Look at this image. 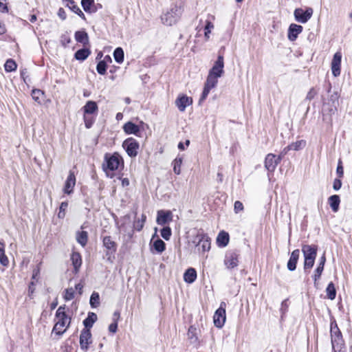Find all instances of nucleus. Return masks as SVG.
<instances>
[{"instance_id":"1","label":"nucleus","mask_w":352,"mask_h":352,"mask_svg":"<svg viewBox=\"0 0 352 352\" xmlns=\"http://www.w3.org/2000/svg\"><path fill=\"white\" fill-rule=\"evenodd\" d=\"M65 309V306H60L56 312V323L53 331L58 335H62L69 327L71 322V318L67 316Z\"/></svg>"},{"instance_id":"2","label":"nucleus","mask_w":352,"mask_h":352,"mask_svg":"<svg viewBox=\"0 0 352 352\" xmlns=\"http://www.w3.org/2000/svg\"><path fill=\"white\" fill-rule=\"evenodd\" d=\"M183 9L180 6L172 5L168 10L161 16V21L164 25H173L180 19Z\"/></svg>"},{"instance_id":"3","label":"nucleus","mask_w":352,"mask_h":352,"mask_svg":"<svg viewBox=\"0 0 352 352\" xmlns=\"http://www.w3.org/2000/svg\"><path fill=\"white\" fill-rule=\"evenodd\" d=\"M302 252L305 257V270L311 269L314 266L317 255V248L314 245H305L302 248Z\"/></svg>"},{"instance_id":"4","label":"nucleus","mask_w":352,"mask_h":352,"mask_svg":"<svg viewBox=\"0 0 352 352\" xmlns=\"http://www.w3.org/2000/svg\"><path fill=\"white\" fill-rule=\"evenodd\" d=\"M105 161L106 163L103 164V170L108 176H109V171L118 170L120 165L122 164V157L116 153L110 156L106 155Z\"/></svg>"},{"instance_id":"5","label":"nucleus","mask_w":352,"mask_h":352,"mask_svg":"<svg viewBox=\"0 0 352 352\" xmlns=\"http://www.w3.org/2000/svg\"><path fill=\"white\" fill-rule=\"evenodd\" d=\"M219 78L212 74H208L207 76L206 81L204 84V90L201 98L199 100V103L201 104L203 101L206 100L208 95L209 94L210 90L215 87L217 85Z\"/></svg>"},{"instance_id":"6","label":"nucleus","mask_w":352,"mask_h":352,"mask_svg":"<svg viewBox=\"0 0 352 352\" xmlns=\"http://www.w3.org/2000/svg\"><path fill=\"white\" fill-rule=\"evenodd\" d=\"M122 146L130 157H135L138 155L140 145L134 138L126 139L122 143Z\"/></svg>"},{"instance_id":"7","label":"nucleus","mask_w":352,"mask_h":352,"mask_svg":"<svg viewBox=\"0 0 352 352\" xmlns=\"http://www.w3.org/2000/svg\"><path fill=\"white\" fill-rule=\"evenodd\" d=\"M103 246L106 249L105 254L108 260H111L117 250V243L113 240L111 236H107L102 239Z\"/></svg>"},{"instance_id":"8","label":"nucleus","mask_w":352,"mask_h":352,"mask_svg":"<svg viewBox=\"0 0 352 352\" xmlns=\"http://www.w3.org/2000/svg\"><path fill=\"white\" fill-rule=\"evenodd\" d=\"M226 303L222 302L220 307L215 311L213 316L214 324L217 328H221L226 322Z\"/></svg>"},{"instance_id":"9","label":"nucleus","mask_w":352,"mask_h":352,"mask_svg":"<svg viewBox=\"0 0 352 352\" xmlns=\"http://www.w3.org/2000/svg\"><path fill=\"white\" fill-rule=\"evenodd\" d=\"M313 9L311 8H307L306 10H303L302 8H296L294 10L295 19L300 23H305L313 14Z\"/></svg>"},{"instance_id":"10","label":"nucleus","mask_w":352,"mask_h":352,"mask_svg":"<svg viewBox=\"0 0 352 352\" xmlns=\"http://www.w3.org/2000/svg\"><path fill=\"white\" fill-rule=\"evenodd\" d=\"M223 68V56L222 55H219L217 60L214 62V65L210 69L208 74H212V76L220 78L224 73Z\"/></svg>"},{"instance_id":"11","label":"nucleus","mask_w":352,"mask_h":352,"mask_svg":"<svg viewBox=\"0 0 352 352\" xmlns=\"http://www.w3.org/2000/svg\"><path fill=\"white\" fill-rule=\"evenodd\" d=\"M281 161V156L276 157L274 154L269 153L265 160V167L270 172H274L277 165Z\"/></svg>"},{"instance_id":"12","label":"nucleus","mask_w":352,"mask_h":352,"mask_svg":"<svg viewBox=\"0 0 352 352\" xmlns=\"http://www.w3.org/2000/svg\"><path fill=\"white\" fill-rule=\"evenodd\" d=\"M196 239L198 241L197 246L199 251L205 252L210 250L211 240L206 234H199L197 235Z\"/></svg>"},{"instance_id":"13","label":"nucleus","mask_w":352,"mask_h":352,"mask_svg":"<svg viewBox=\"0 0 352 352\" xmlns=\"http://www.w3.org/2000/svg\"><path fill=\"white\" fill-rule=\"evenodd\" d=\"M173 213L170 210H160L157 212L156 222L158 225L164 226L173 221Z\"/></svg>"},{"instance_id":"14","label":"nucleus","mask_w":352,"mask_h":352,"mask_svg":"<svg viewBox=\"0 0 352 352\" xmlns=\"http://www.w3.org/2000/svg\"><path fill=\"white\" fill-rule=\"evenodd\" d=\"M331 338L332 346L334 348L335 345L342 344V333L338 329L336 322H331Z\"/></svg>"},{"instance_id":"15","label":"nucleus","mask_w":352,"mask_h":352,"mask_svg":"<svg viewBox=\"0 0 352 352\" xmlns=\"http://www.w3.org/2000/svg\"><path fill=\"white\" fill-rule=\"evenodd\" d=\"M91 343V333L89 329H83L80 336V345L81 349L87 351L89 344Z\"/></svg>"},{"instance_id":"16","label":"nucleus","mask_w":352,"mask_h":352,"mask_svg":"<svg viewBox=\"0 0 352 352\" xmlns=\"http://www.w3.org/2000/svg\"><path fill=\"white\" fill-rule=\"evenodd\" d=\"M341 59L342 54L340 52H337L334 54L331 64L332 74L335 77L340 74Z\"/></svg>"},{"instance_id":"17","label":"nucleus","mask_w":352,"mask_h":352,"mask_svg":"<svg viewBox=\"0 0 352 352\" xmlns=\"http://www.w3.org/2000/svg\"><path fill=\"white\" fill-rule=\"evenodd\" d=\"M192 103V99L186 95H180L175 100V104L178 109L183 112L186 108Z\"/></svg>"},{"instance_id":"18","label":"nucleus","mask_w":352,"mask_h":352,"mask_svg":"<svg viewBox=\"0 0 352 352\" xmlns=\"http://www.w3.org/2000/svg\"><path fill=\"white\" fill-rule=\"evenodd\" d=\"M238 254L234 252H228L226 254L224 263L227 268L232 269L238 265Z\"/></svg>"},{"instance_id":"19","label":"nucleus","mask_w":352,"mask_h":352,"mask_svg":"<svg viewBox=\"0 0 352 352\" xmlns=\"http://www.w3.org/2000/svg\"><path fill=\"white\" fill-rule=\"evenodd\" d=\"M76 185V177L74 173L69 172V175L65 181L63 191L65 194L70 195L73 192V188Z\"/></svg>"},{"instance_id":"20","label":"nucleus","mask_w":352,"mask_h":352,"mask_svg":"<svg viewBox=\"0 0 352 352\" xmlns=\"http://www.w3.org/2000/svg\"><path fill=\"white\" fill-rule=\"evenodd\" d=\"M302 27L300 25L292 23L289 25L288 30V38L291 41H295L298 35L302 32Z\"/></svg>"},{"instance_id":"21","label":"nucleus","mask_w":352,"mask_h":352,"mask_svg":"<svg viewBox=\"0 0 352 352\" xmlns=\"http://www.w3.org/2000/svg\"><path fill=\"white\" fill-rule=\"evenodd\" d=\"M84 115H92L96 113L98 110V104L96 102L89 100L87 102L85 105L82 107Z\"/></svg>"},{"instance_id":"22","label":"nucleus","mask_w":352,"mask_h":352,"mask_svg":"<svg viewBox=\"0 0 352 352\" xmlns=\"http://www.w3.org/2000/svg\"><path fill=\"white\" fill-rule=\"evenodd\" d=\"M123 130L126 134H133L137 136H139V133L140 131L139 126L132 122L125 123L123 126Z\"/></svg>"},{"instance_id":"23","label":"nucleus","mask_w":352,"mask_h":352,"mask_svg":"<svg viewBox=\"0 0 352 352\" xmlns=\"http://www.w3.org/2000/svg\"><path fill=\"white\" fill-rule=\"evenodd\" d=\"M81 5L84 10L89 14L97 12V6L95 4L94 0H82Z\"/></svg>"},{"instance_id":"24","label":"nucleus","mask_w":352,"mask_h":352,"mask_svg":"<svg viewBox=\"0 0 352 352\" xmlns=\"http://www.w3.org/2000/svg\"><path fill=\"white\" fill-rule=\"evenodd\" d=\"M300 255L299 250H294L287 263V268L290 271H294L296 268V263Z\"/></svg>"},{"instance_id":"25","label":"nucleus","mask_w":352,"mask_h":352,"mask_svg":"<svg viewBox=\"0 0 352 352\" xmlns=\"http://www.w3.org/2000/svg\"><path fill=\"white\" fill-rule=\"evenodd\" d=\"M65 6L71 10L78 14L82 19H85L84 13L81 11L80 8L75 3L74 0H65Z\"/></svg>"},{"instance_id":"26","label":"nucleus","mask_w":352,"mask_h":352,"mask_svg":"<svg viewBox=\"0 0 352 352\" xmlns=\"http://www.w3.org/2000/svg\"><path fill=\"white\" fill-rule=\"evenodd\" d=\"M197 278V272L194 268H188L184 274V281L192 283Z\"/></svg>"},{"instance_id":"27","label":"nucleus","mask_w":352,"mask_h":352,"mask_svg":"<svg viewBox=\"0 0 352 352\" xmlns=\"http://www.w3.org/2000/svg\"><path fill=\"white\" fill-rule=\"evenodd\" d=\"M75 39L77 42L82 43L83 45L89 44V36L85 31H77L75 33Z\"/></svg>"},{"instance_id":"28","label":"nucleus","mask_w":352,"mask_h":352,"mask_svg":"<svg viewBox=\"0 0 352 352\" xmlns=\"http://www.w3.org/2000/svg\"><path fill=\"white\" fill-rule=\"evenodd\" d=\"M97 315L94 312H89L88 314V316L83 320V324L85 326V329H90L94 322L97 320Z\"/></svg>"},{"instance_id":"29","label":"nucleus","mask_w":352,"mask_h":352,"mask_svg":"<svg viewBox=\"0 0 352 352\" xmlns=\"http://www.w3.org/2000/svg\"><path fill=\"white\" fill-rule=\"evenodd\" d=\"M71 260L74 270L77 272L82 265L81 256L78 252H73L71 255Z\"/></svg>"},{"instance_id":"30","label":"nucleus","mask_w":352,"mask_h":352,"mask_svg":"<svg viewBox=\"0 0 352 352\" xmlns=\"http://www.w3.org/2000/svg\"><path fill=\"white\" fill-rule=\"evenodd\" d=\"M76 241L82 247H85L88 241V233L86 231H78L76 234Z\"/></svg>"},{"instance_id":"31","label":"nucleus","mask_w":352,"mask_h":352,"mask_svg":"<svg viewBox=\"0 0 352 352\" xmlns=\"http://www.w3.org/2000/svg\"><path fill=\"white\" fill-rule=\"evenodd\" d=\"M0 263L3 266H8L9 264V260L5 254V243L0 241Z\"/></svg>"},{"instance_id":"32","label":"nucleus","mask_w":352,"mask_h":352,"mask_svg":"<svg viewBox=\"0 0 352 352\" xmlns=\"http://www.w3.org/2000/svg\"><path fill=\"white\" fill-rule=\"evenodd\" d=\"M90 54H91V51L89 49L83 48V49L78 50L75 53L74 56H75L76 59H77L78 60H84L89 56Z\"/></svg>"},{"instance_id":"33","label":"nucleus","mask_w":352,"mask_h":352,"mask_svg":"<svg viewBox=\"0 0 352 352\" xmlns=\"http://www.w3.org/2000/svg\"><path fill=\"white\" fill-rule=\"evenodd\" d=\"M152 247L159 254L163 252L166 249L165 243L160 239H157L153 242Z\"/></svg>"},{"instance_id":"34","label":"nucleus","mask_w":352,"mask_h":352,"mask_svg":"<svg viewBox=\"0 0 352 352\" xmlns=\"http://www.w3.org/2000/svg\"><path fill=\"white\" fill-rule=\"evenodd\" d=\"M340 199L338 195H332L329 198V203L334 212H337L339 208Z\"/></svg>"},{"instance_id":"35","label":"nucleus","mask_w":352,"mask_h":352,"mask_svg":"<svg viewBox=\"0 0 352 352\" xmlns=\"http://www.w3.org/2000/svg\"><path fill=\"white\" fill-rule=\"evenodd\" d=\"M229 241V235L225 232H221L217 239V242L219 245L226 246Z\"/></svg>"},{"instance_id":"36","label":"nucleus","mask_w":352,"mask_h":352,"mask_svg":"<svg viewBox=\"0 0 352 352\" xmlns=\"http://www.w3.org/2000/svg\"><path fill=\"white\" fill-rule=\"evenodd\" d=\"M306 146V141L301 140L293 142L288 145V148H292L294 151H299L302 149Z\"/></svg>"},{"instance_id":"37","label":"nucleus","mask_w":352,"mask_h":352,"mask_svg":"<svg viewBox=\"0 0 352 352\" xmlns=\"http://www.w3.org/2000/svg\"><path fill=\"white\" fill-rule=\"evenodd\" d=\"M90 305L92 308H96L100 305V296L98 292H94L90 297Z\"/></svg>"},{"instance_id":"38","label":"nucleus","mask_w":352,"mask_h":352,"mask_svg":"<svg viewBox=\"0 0 352 352\" xmlns=\"http://www.w3.org/2000/svg\"><path fill=\"white\" fill-rule=\"evenodd\" d=\"M115 60L118 63H122L124 60V51L121 47H117L113 52Z\"/></svg>"},{"instance_id":"39","label":"nucleus","mask_w":352,"mask_h":352,"mask_svg":"<svg viewBox=\"0 0 352 352\" xmlns=\"http://www.w3.org/2000/svg\"><path fill=\"white\" fill-rule=\"evenodd\" d=\"M326 292H327V297L329 299L333 300L336 298V291L334 284L333 283H329V285L326 289Z\"/></svg>"},{"instance_id":"40","label":"nucleus","mask_w":352,"mask_h":352,"mask_svg":"<svg viewBox=\"0 0 352 352\" xmlns=\"http://www.w3.org/2000/svg\"><path fill=\"white\" fill-rule=\"evenodd\" d=\"M68 207V202L67 201H63L59 207L58 212L57 214V216L59 219H64L66 214V210Z\"/></svg>"},{"instance_id":"41","label":"nucleus","mask_w":352,"mask_h":352,"mask_svg":"<svg viewBox=\"0 0 352 352\" xmlns=\"http://www.w3.org/2000/svg\"><path fill=\"white\" fill-rule=\"evenodd\" d=\"M44 93L40 89H34L32 91V97L38 103H41Z\"/></svg>"},{"instance_id":"42","label":"nucleus","mask_w":352,"mask_h":352,"mask_svg":"<svg viewBox=\"0 0 352 352\" xmlns=\"http://www.w3.org/2000/svg\"><path fill=\"white\" fill-rule=\"evenodd\" d=\"M182 164V159L181 157H177L173 162V171L175 174H177V175L180 174Z\"/></svg>"},{"instance_id":"43","label":"nucleus","mask_w":352,"mask_h":352,"mask_svg":"<svg viewBox=\"0 0 352 352\" xmlns=\"http://www.w3.org/2000/svg\"><path fill=\"white\" fill-rule=\"evenodd\" d=\"M16 63L12 59H8L4 65L5 70L7 72H11L16 70Z\"/></svg>"},{"instance_id":"44","label":"nucleus","mask_w":352,"mask_h":352,"mask_svg":"<svg viewBox=\"0 0 352 352\" xmlns=\"http://www.w3.org/2000/svg\"><path fill=\"white\" fill-rule=\"evenodd\" d=\"M146 219V215L143 214H142L141 219H138L135 221L134 228L136 230L140 231L143 228Z\"/></svg>"},{"instance_id":"45","label":"nucleus","mask_w":352,"mask_h":352,"mask_svg":"<svg viewBox=\"0 0 352 352\" xmlns=\"http://www.w3.org/2000/svg\"><path fill=\"white\" fill-rule=\"evenodd\" d=\"M214 28V25L213 23L210 21H206V26H205V33H204V36H205V38L206 41H208L210 38V33L211 32V30Z\"/></svg>"},{"instance_id":"46","label":"nucleus","mask_w":352,"mask_h":352,"mask_svg":"<svg viewBox=\"0 0 352 352\" xmlns=\"http://www.w3.org/2000/svg\"><path fill=\"white\" fill-rule=\"evenodd\" d=\"M96 70H97L98 73L101 75H104L106 74L107 64L104 60H100L97 64Z\"/></svg>"},{"instance_id":"47","label":"nucleus","mask_w":352,"mask_h":352,"mask_svg":"<svg viewBox=\"0 0 352 352\" xmlns=\"http://www.w3.org/2000/svg\"><path fill=\"white\" fill-rule=\"evenodd\" d=\"M63 298L66 301L71 300L74 298V289L72 287L65 290Z\"/></svg>"},{"instance_id":"48","label":"nucleus","mask_w":352,"mask_h":352,"mask_svg":"<svg viewBox=\"0 0 352 352\" xmlns=\"http://www.w3.org/2000/svg\"><path fill=\"white\" fill-rule=\"evenodd\" d=\"M171 234V229L169 227H164L161 230V236L166 241L170 239Z\"/></svg>"},{"instance_id":"49","label":"nucleus","mask_w":352,"mask_h":352,"mask_svg":"<svg viewBox=\"0 0 352 352\" xmlns=\"http://www.w3.org/2000/svg\"><path fill=\"white\" fill-rule=\"evenodd\" d=\"M83 118L86 128H91L94 122V118L89 115H84Z\"/></svg>"},{"instance_id":"50","label":"nucleus","mask_w":352,"mask_h":352,"mask_svg":"<svg viewBox=\"0 0 352 352\" xmlns=\"http://www.w3.org/2000/svg\"><path fill=\"white\" fill-rule=\"evenodd\" d=\"M323 270L324 267L318 265L314 272V279L315 282L320 278Z\"/></svg>"},{"instance_id":"51","label":"nucleus","mask_w":352,"mask_h":352,"mask_svg":"<svg viewBox=\"0 0 352 352\" xmlns=\"http://www.w3.org/2000/svg\"><path fill=\"white\" fill-rule=\"evenodd\" d=\"M234 210L235 213H239L243 210V205L240 201H236L234 204Z\"/></svg>"},{"instance_id":"52","label":"nucleus","mask_w":352,"mask_h":352,"mask_svg":"<svg viewBox=\"0 0 352 352\" xmlns=\"http://www.w3.org/2000/svg\"><path fill=\"white\" fill-rule=\"evenodd\" d=\"M318 91L314 89L311 88L309 92L307 93V95L306 96V99L308 100H311L317 95Z\"/></svg>"},{"instance_id":"53","label":"nucleus","mask_w":352,"mask_h":352,"mask_svg":"<svg viewBox=\"0 0 352 352\" xmlns=\"http://www.w3.org/2000/svg\"><path fill=\"white\" fill-rule=\"evenodd\" d=\"M337 174L339 175L340 177H342L344 174V169L342 166V163L341 160H338V167L336 170Z\"/></svg>"},{"instance_id":"54","label":"nucleus","mask_w":352,"mask_h":352,"mask_svg":"<svg viewBox=\"0 0 352 352\" xmlns=\"http://www.w3.org/2000/svg\"><path fill=\"white\" fill-rule=\"evenodd\" d=\"M196 328L190 326L188 331V337L189 339H193L194 337H195L196 335Z\"/></svg>"},{"instance_id":"55","label":"nucleus","mask_w":352,"mask_h":352,"mask_svg":"<svg viewBox=\"0 0 352 352\" xmlns=\"http://www.w3.org/2000/svg\"><path fill=\"white\" fill-rule=\"evenodd\" d=\"M342 186V182L339 179H336L333 182V188L335 190H338Z\"/></svg>"},{"instance_id":"56","label":"nucleus","mask_w":352,"mask_h":352,"mask_svg":"<svg viewBox=\"0 0 352 352\" xmlns=\"http://www.w3.org/2000/svg\"><path fill=\"white\" fill-rule=\"evenodd\" d=\"M118 328V323L113 322L109 326V331L111 333H116Z\"/></svg>"},{"instance_id":"57","label":"nucleus","mask_w":352,"mask_h":352,"mask_svg":"<svg viewBox=\"0 0 352 352\" xmlns=\"http://www.w3.org/2000/svg\"><path fill=\"white\" fill-rule=\"evenodd\" d=\"M71 41L70 38L67 35H63L61 36V43L63 45H66L67 44L69 43Z\"/></svg>"},{"instance_id":"58","label":"nucleus","mask_w":352,"mask_h":352,"mask_svg":"<svg viewBox=\"0 0 352 352\" xmlns=\"http://www.w3.org/2000/svg\"><path fill=\"white\" fill-rule=\"evenodd\" d=\"M58 16L62 19L65 20L66 19V13L63 8H59L58 11Z\"/></svg>"},{"instance_id":"59","label":"nucleus","mask_w":352,"mask_h":352,"mask_svg":"<svg viewBox=\"0 0 352 352\" xmlns=\"http://www.w3.org/2000/svg\"><path fill=\"white\" fill-rule=\"evenodd\" d=\"M120 317V312L118 311H115L113 313V322L118 323V320H119Z\"/></svg>"},{"instance_id":"60","label":"nucleus","mask_w":352,"mask_h":352,"mask_svg":"<svg viewBox=\"0 0 352 352\" xmlns=\"http://www.w3.org/2000/svg\"><path fill=\"white\" fill-rule=\"evenodd\" d=\"M82 288H83V285L81 283H78L75 286V289L77 291H78L80 294H82Z\"/></svg>"},{"instance_id":"61","label":"nucleus","mask_w":352,"mask_h":352,"mask_svg":"<svg viewBox=\"0 0 352 352\" xmlns=\"http://www.w3.org/2000/svg\"><path fill=\"white\" fill-rule=\"evenodd\" d=\"M39 273H40V269L38 267L34 269L33 270L32 279H35L38 276Z\"/></svg>"},{"instance_id":"62","label":"nucleus","mask_w":352,"mask_h":352,"mask_svg":"<svg viewBox=\"0 0 352 352\" xmlns=\"http://www.w3.org/2000/svg\"><path fill=\"white\" fill-rule=\"evenodd\" d=\"M0 10L4 12L8 11V8L5 3L0 1Z\"/></svg>"},{"instance_id":"63","label":"nucleus","mask_w":352,"mask_h":352,"mask_svg":"<svg viewBox=\"0 0 352 352\" xmlns=\"http://www.w3.org/2000/svg\"><path fill=\"white\" fill-rule=\"evenodd\" d=\"M325 261H326V258H325L324 254H323L322 256L320 258L319 265L324 267Z\"/></svg>"},{"instance_id":"64","label":"nucleus","mask_w":352,"mask_h":352,"mask_svg":"<svg viewBox=\"0 0 352 352\" xmlns=\"http://www.w3.org/2000/svg\"><path fill=\"white\" fill-rule=\"evenodd\" d=\"M122 184L123 186H127L129 185V180L127 178H124L122 180Z\"/></svg>"}]
</instances>
